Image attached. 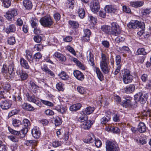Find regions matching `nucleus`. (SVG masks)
<instances>
[{"label":"nucleus","instance_id":"1","mask_svg":"<svg viewBox=\"0 0 151 151\" xmlns=\"http://www.w3.org/2000/svg\"><path fill=\"white\" fill-rule=\"evenodd\" d=\"M23 125L24 127L19 131L15 130L9 127H8V130L12 134L19 136L20 138H23L28 132V127L30 125V122L28 119H24L23 120Z\"/></svg>","mask_w":151,"mask_h":151},{"label":"nucleus","instance_id":"2","mask_svg":"<svg viewBox=\"0 0 151 151\" xmlns=\"http://www.w3.org/2000/svg\"><path fill=\"white\" fill-rule=\"evenodd\" d=\"M109 55L107 54L103 53L101 54L100 66L102 71L105 74L108 73L109 71Z\"/></svg>","mask_w":151,"mask_h":151},{"label":"nucleus","instance_id":"3","mask_svg":"<svg viewBox=\"0 0 151 151\" xmlns=\"http://www.w3.org/2000/svg\"><path fill=\"white\" fill-rule=\"evenodd\" d=\"M106 151H118L119 147L116 142L113 140H107L106 142Z\"/></svg>","mask_w":151,"mask_h":151},{"label":"nucleus","instance_id":"4","mask_svg":"<svg viewBox=\"0 0 151 151\" xmlns=\"http://www.w3.org/2000/svg\"><path fill=\"white\" fill-rule=\"evenodd\" d=\"M122 80L124 83L127 84L131 83L133 79V76L131 75L129 70L127 69L122 71Z\"/></svg>","mask_w":151,"mask_h":151},{"label":"nucleus","instance_id":"5","mask_svg":"<svg viewBox=\"0 0 151 151\" xmlns=\"http://www.w3.org/2000/svg\"><path fill=\"white\" fill-rule=\"evenodd\" d=\"M127 26L130 29H135L139 27L144 30L145 28L144 23L142 22H139L137 20L131 21L127 24Z\"/></svg>","mask_w":151,"mask_h":151},{"label":"nucleus","instance_id":"6","mask_svg":"<svg viewBox=\"0 0 151 151\" xmlns=\"http://www.w3.org/2000/svg\"><path fill=\"white\" fill-rule=\"evenodd\" d=\"M42 25L44 27H50L53 24V21L49 15H47L42 17L40 20Z\"/></svg>","mask_w":151,"mask_h":151},{"label":"nucleus","instance_id":"7","mask_svg":"<svg viewBox=\"0 0 151 151\" xmlns=\"http://www.w3.org/2000/svg\"><path fill=\"white\" fill-rule=\"evenodd\" d=\"M148 96V94H143L141 92H139L134 96V99L136 102L139 101L142 104H144L146 102Z\"/></svg>","mask_w":151,"mask_h":151},{"label":"nucleus","instance_id":"8","mask_svg":"<svg viewBox=\"0 0 151 151\" xmlns=\"http://www.w3.org/2000/svg\"><path fill=\"white\" fill-rule=\"evenodd\" d=\"M18 14V10L17 9H10L6 12L4 16L8 20H11Z\"/></svg>","mask_w":151,"mask_h":151},{"label":"nucleus","instance_id":"9","mask_svg":"<svg viewBox=\"0 0 151 151\" xmlns=\"http://www.w3.org/2000/svg\"><path fill=\"white\" fill-rule=\"evenodd\" d=\"M111 34L117 36L121 33V29L118 24L116 22H113L111 24Z\"/></svg>","mask_w":151,"mask_h":151},{"label":"nucleus","instance_id":"10","mask_svg":"<svg viewBox=\"0 0 151 151\" xmlns=\"http://www.w3.org/2000/svg\"><path fill=\"white\" fill-rule=\"evenodd\" d=\"M99 4V1L98 0H94L91 2L90 7L93 12L96 13L98 12L100 8Z\"/></svg>","mask_w":151,"mask_h":151},{"label":"nucleus","instance_id":"11","mask_svg":"<svg viewBox=\"0 0 151 151\" xmlns=\"http://www.w3.org/2000/svg\"><path fill=\"white\" fill-rule=\"evenodd\" d=\"M11 89L10 85L8 83H0V94L3 96L4 93L7 91Z\"/></svg>","mask_w":151,"mask_h":151},{"label":"nucleus","instance_id":"12","mask_svg":"<svg viewBox=\"0 0 151 151\" xmlns=\"http://www.w3.org/2000/svg\"><path fill=\"white\" fill-rule=\"evenodd\" d=\"M8 71L7 66L6 65H3V67L1 69V73L6 78H13L12 76H11V74Z\"/></svg>","mask_w":151,"mask_h":151},{"label":"nucleus","instance_id":"13","mask_svg":"<svg viewBox=\"0 0 151 151\" xmlns=\"http://www.w3.org/2000/svg\"><path fill=\"white\" fill-rule=\"evenodd\" d=\"M94 122V121L90 120H86L81 124L82 128L85 130H89Z\"/></svg>","mask_w":151,"mask_h":151},{"label":"nucleus","instance_id":"14","mask_svg":"<svg viewBox=\"0 0 151 151\" xmlns=\"http://www.w3.org/2000/svg\"><path fill=\"white\" fill-rule=\"evenodd\" d=\"M4 29L5 32L8 34L14 32L16 30V27L14 24H9L5 27Z\"/></svg>","mask_w":151,"mask_h":151},{"label":"nucleus","instance_id":"15","mask_svg":"<svg viewBox=\"0 0 151 151\" xmlns=\"http://www.w3.org/2000/svg\"><path fill=\"white\" fill-rule=\"evenodd\" d=\"M11 101L8 100H4L1 101L0 104V107L3 109H7L11 106Z\"/></svg>","mask_w":151,"mask_h":151},{"label":"nucleus","instance_id":"16","mask_svg":"<svg viewBox=\"0 0 151 151\" xmlns=\"http://www.w3.org/2000/svg\"><path fill=\"white\" fill-rule=\"evenodd\" d=\"M26 96L27 98V100L30 102H32L37 105H39L40 104V101L36 99L35 96L33 95H29L28 93L26 94Z\"/></svg>","mask_w":151,"mask_h":151},{"label":"nucleus","instance_id":"17","mask_svg":"<svg viewBox=\"0 0 151 151\" xmlns=\"http://www.w3.org/2000/svg\"><path fill=\"white\" fill-rule=\"evenodd\" d=\"M32 133L33 136L35 138H39L41 134V132L39 127H34L32 130Z\"/></svg>","mask_w":151,"mask_h":151},{"label":"nucleus","instance_id":"18","mask_svg":"<svg viewBox=\"0 0 151 151\" xmlns=\"http://www.w3.org/2000/svg\"><path fill=\"white\" fill-rule=\"evenodd\" d=\"M20 63L21 66L24 69L27 70H30L31 69L28 62L23 58H20Z\"/></svg>","mask_w":151,"mask_h":151},{"label":"nucleus","instance_id":"19","mask_svg":"<svg viewBox=\"0 0 151 151\" xmlns=\"http://www.w3.org/2000/svg\"><path fill=\"white\" fill-rule=\"evenodd\" d=\"M73 74L74 76L79 80L82 81L84 78V76L83 73L78 70L74 71Z\"/></svg>","mask_w":151,"mask_h":151},{"label":"nucleus","instance_id":"20","mask_svg":"<svg viewBox=\"0 0 151 151\" xmlns=\"http://www.w3.org/2000/svg\"><path fill=\"white\" fill-rule=\"evenodd\" d=\"M93 70L96 72L98 78L100 81H102L104 80V76L99 68L95 67L93 69Z\"/></svg>","mask_w":151,"mask_h":151},{"label":"nucleus","instance_id":"21","mask_svg":"<svg viewBox=\"0 0 151 151\" xmlns=\"http://www.w3.org/2000/svg\"><path fill=\"white\" fill-rule=\"evenodd\" d=\"M104 10L106 12L111 13H114L117 11V9L115 7L111 5L106 6L105 7Z\"/></svg>","mask_w":151,"mask_h":151},{"label":"nucleus","instance_id":"22","mask_svg":"<svg viewBox=\"0 0 151 151\" xmlns=\"http://www.w3.org/2000/svg\"><path fill=\"white\" fill-rule=\"evenodd\" d=\"M83 31L84 35L83 40L85 41H88L89 40V37L91 34V32L88 29H84Z\"/></svg>","mask_w":151,"mask_h":151},{"label":"nucleus","instance_id":"23","mask_svg":"<svg viewBox=\"0 0 151 151\" xmlns=\"http://www.w3.org/2000/svg\"><path fill=\"white\" fill-rule=\"evenodd\" d=\"M137 129L140 133L145 132L146 130V127L145 124L142 122H140L138 126Z\"/></svg>","mask_w":151,"mask_h":151},{"label":"nucleus","instance_id":"24","mask_svg":"<svg viewBox=\"0 0 151 151\" xmlns=\"http://www.w3.org/2000/svg\"><path fill=\"white\" fill-rule=\"evenodd\" d=\"M132 99L131 97H127L122 101L121 103L122 105L125 108L130 106H131V102Z\"/></svg>","mask_w":151,"mask_h":151},{"label":"nucleus","instance_id":"25","mask_svg":"<svg viewBox=\"0 0 151 151\" xmlns=\"http://www.w3.org/2000/svg\"><path fill=\"white\" fill-rule=\"evenodd\" d=\"M135 86L133 84L128 85L125 88V92L127 93H132L135 90Z\"/></svg>","mask_w":151,"mask_h":151},{"label":"nucleus","instance_id":"26","mask_svg":"<svg viewBox=\"0 0 151 151\" xmlns=\"http://www.w3.org/2000/svg\"><path fill=\"white\" fill-rule=\"evenodd\" d=\"M144 3L143 1H131L130 2V5L132 6L137 8L142 6Z\"/></svg>","mask_w":151,"mask_h":151},{"label":"nucleus","instance_id":"27","mask_svg":"<svg viewBox=\"0 0 151 151\" xmlns=\"http://www.w3.org/2000/svg\"><path fill=\"white\" fill-rule=\"evenodd\" d=\"M136 141L138 144L143 145L146 143L147 139L145 136H141L138 139L136 140Z\"/></svg>","mask_w":151,"mask_h":151},{"label":"nucleus","instance_id":"28","mask_svg":"<svg viewBox=\"0 0 151 151\" xmlns=\"http://www.w3.org/2000/svg\"><path fill=\"white\" fill-rule=\"evenodd\" d=\"M54 109L61 114L65 113L67 110V108L66 106L60 105H58L55 107Z\"/></svg>","mask_w":151,"mask_h":151},{"label":"nucleus","instance_id":"29","mask_svg":"<svg viewBox=\"0 0 151 151\" xmlns=\"http://www.w3.org/2000/svg\"><path fill=\"white\" fill-rule=\"evenodd\" d=\"M21 106L23 109L27 111H33L35 110L34 108L31 104L27 103H24Z\"/></svg>","mask_w":151,"mask_h":151},{"label":"nucleus","instance_id":"30","mask_svg":"<svg viewBox=\"0 0 151 151\" xmlns=\"http://www.w3.org/2000/svg\"><path fill=\"white\" fill-rule=\"evenodd\" d=\"M94 110V108L91 106L87 107L85 109H83L82 112L83 114L89 115L92 113Z\"/></svg>","mask_w":151,"mask_h":151},{"label":"nucleus","instance_id":"31","mask_svg":"<svg viewBox=\"0 0 151 151\" xmlns=\"http://www.w3.org/2000/svg\"><path fill=\"white\" fill-rule=\"evenodd\" d=\"M54 55L55 57L58 58L59 60L62 62H64L66 60V58L65 57L58 52H55L54 54Z\"/></svg>","mask_w":151,"mask_h":151},{"label":"nucleus","instance_id":"32","mask_svg":"<svg viewBox=\"0 0 151 151\" xmlns=\"http://www.w3.org/2000/svg\"><path fill=\"white\" fill-rule=\"evenodd\" d=\"M82 106L80 103H77L73 104L70 107V110L72 111H75L80 109Z\"/></svg>","mask_w":151,"mask_h":151},{"label":"nucleus","instance_id":"33","mask_svg":"<svg viewBox=\"0 0 151 151\" xmlns=\"http://www.w3.org/2000/svg\"><path fill=\"white\" fill-rule=\"evenodd\" d=\"M72 60L81 69L83 70H85L86 68L85 66L81 62H80L77 59L75 58H72Z\"/></svg>","mask_w":151,"mask_h":151},{"label":"nucleus","instance_id":"34","mask_svg":"<svg viewBox=\"0 0 151 151\" xmlns=\"http://www.w3.org/2000/svg\"><path fill=\"white\" fill-rule=\"evenodd\" d=\"M23 5L24 7L27 9H30L32 7V4L31 2L29 0H24L23 2Z\"/></svg>","mask_w":151,"mask_h":151},{"label":"nucleus","instance_id":"35","mask_svg":"<svg viewBox=\"0 0 151 151\" xmlns=\"http://www.w3.org/2000/svg\"><path fill=\"white\" fill-rule=\"evenodd\" d=\"M26 57L29 62L31 63L33 62V58L32 57V54L29 50H27L25 51Z\"/></svg>","mask_w":151,"mask_h":151},{"label":"nucleus","instance_id":"36","mask_svg":"<svg viewBox=\"0 0 151 151\" xmlns=\"http://www.w3.org/2000/svg\"><path fill=\"white\" fill-rule=\"evenodd\" d=\"M29 85L30 87L31 90L34 93H36L39 87L38 86L32 81H30Z\"/></svg>","mask_w":151,"mask_h":151},{"label":"nucleus","instance_id":"37","mask_svg":"<svg viewBox=\"0 0 151 151\" xmlns=\"http://www.w3.org/2000/svg\"><path fill=\"white\" fill-rule=\"evenodd\" d=\"M117 49L119 52L122 51V52H124L127 51L129 53H132L129 47L126 46H123L122 47H117Z\"/></svg>","mask_w":151,"mask_h":151},{"label":"nucleus","instance_id":"38","mask_svg":"<svg viewBox=\"0 0 151 151\" xmlns=\"http://www.w3.org/2000/svg\"><path fill=\"white\" fill-rule=\"evenodd\" d=\"M102 31L106 33L111 34V27L109 26L104 25L101 27Z\"/></svg>","mask_w":151,"mask_h":151},{"label":"nucleus","instance_id":"39","mask_svg":"<svg viewBox=\"0 0 151 151\" xmlns=\"http://www.w3.org/2000/svg\"><path fill=\"white\" fill-rule=\"evenodd\" d=\"M78 16L80 18L82 19L84 18L85 15V12L83 8L80 7L78 9Z\"/></svg>","mask_w":151,"mask_h":151},{"label":"nucleus","instance_id":"40","mask_svg":"<svg viewBox=\"0 0 151 151\" xmlns=\"http://www.w3.org/2000/svg\"><path fill=\"white\" fill-rule=\"evenodd\" d=\"M88 59L89 58L88 62L89 64L91 66L94 65L93 55L91 52H89L88 56L87 57Z\"/></svg>","mask_w":151,"mask_h":151},{"label":"nucleus","instance_id":"41","mask_svg":"<svg viewBox=\"0 0 151 151\" xmlns=\"http://www.w3.org/2000/svg\"><path fill=\"white\" fill-rule=\"evenodd\" d=\"M8 71H9V72H10L11 74V76H12V77H13L14 74V73L13 72L14 69V63H10L8 66Z\"/></svg>","mask_w":151,"mask_h":151},{"label":"nucleus","instance_id":"42","mask_svg":"<svg viewBox=\"0 0 151 151\" xmlns=\"http://www.w3.org/2000/svg\"><path fill=\"white\" fill-rule=\"evenodd\" d=\"M38 19L35 18H32L30 21L31 25L34 28L37 27L38 24Z\"/></svg>","mask_w":151,"mask_h":151},{"label":"nucleus","instance_id":"43","mask_svg":"<svg viewBox=\"0 0 151 151\" xmlns=\"http://www.w3.org/2000/svg\"><path fill=\"white\" fill-rule=\"evenodd\" d=\"M56 88L59 91H63L64 90V84L60 82L58 83L56 85Z\"/></svg>","mask_w":151,"mask_h":151},{"label":"nucleus","instance_id":"44","mask_svg":"<svg viewBox=\"0 0 151 151\" xmlns=\"http://www.w3.org/2000/svg\"><path fill=\"white\" fill-rule=\"evenodd\" d=\"M93 136V134H91V135H88L86 138L83 139V142L87 143H90L92 142L93 141L92 137Z\"/></svg>","mask_w":151,"mask_h":151},{"label":"nucleus","instance_id":"45","mask_svg":"<svg viewBox=\"0 0 151 151\" xmlns=\"http://www.w3.org/2000/svg\"><path fill=\"white\" fill-rule=\"evenodd\" d=\"M20 71H19V74L20 75V78L22 81L26 80L28 77V74L25 72H22L20 73Z\"/></svg>","mask_w":151,"mask_h":151},{"label":"nucleus","instance_id":"46","mask_svg":"<svg viewBox=\"0 0 151 151\" xmlns=\"http://www.w3.org/2000/svg\"><path fill=\"white\" fill-rule=\"evenodd\" d=\"M136 53L137 55H145L147 53L146 52L145 49L143 48L138 49Z\"/></svg>","mask_w":151,"mask_h":151},{"label":"nucleus","instance_id":"47","mask_svg":"<svg viewBox=\"0 0 151 151\" xmlns=\"http://www.w3.org/2000/svg\"><path fill=\"white\" fill-rule=\"evenodd\" d=\"M111 118L109 116H104L101 119V123L103 124H106L109 121Z\"/></svg>","mask_w":151,"mask_h":151},{"label":"nucleus","instance_id":"48","mask_svg":"<svg viewBox=\"0 0 151 151\" xmlns=\"http://www.w3.org/2000/svg\"><path fill=\"white\" fill-rule=\"evenodd\" d=\"M58 76L60 78L63 80L66 79L68 77V75L64 71L61 72L58 74Z\"/></svg>","mask_w":151,"mask_h":151},{"label":"nucleus","instance_id":"49","mask_svg":"<svg viewBox=\"0 0 151 151\" xmlns=\"http://www.w3.org/2000/svg\"><path fill=\"white\" fill-rule=\"evenodd\" d=\"M8 43L10 45H13L16 42L15 38L13 37H10L7 39Z\"/></svg>","mask_w":151,"mask_h":151},{"label":"nucleus","instance_id":"50","mask_svg":"<svg viewBox=\"0 0 151 151\" xmlns=\"http://www.w3.org/2000/svg\"><path fill=\"white\" fill-rule=\"evenodd\" d=\"M88 17L89 18L91 22L93 24V27H94V25L96 23L97 21V19L96 18L94 17L93 16L90 14L88 15Z\"/></svg>","mask_w":151,"mask_h":151},{"label":"nucleus","instance_id":"51","mask_svg":"<svg viewBox=\"0 0 151 151\" xmlns=\"http://www.w3.org/2000/svg\"><path fill=\"white\" fill-rule=\"evenodd\" d=\"M62 123V120L61 118L58 116H57L55 118V126H59Z\"/></svg>","mask_w":151,"mask_h":151},{"label":"nucleus","instance_id":"52","mask_svg":"<svg viewBox=\"0 0 151 151\" xmlns=\"http://www.w3.org/2000/svg\"><path fill=\"white\" fill-rule=\"evenodd\" d=\"M11 0H2L4 6L6 8H8L10 6Z\"/></svg>","mask_w":151,"mask_h":151},{"label":"nucleus","instance_id":"53","mask_svg":"<svg viewBox=\"0 0 151 151\" xmlns=\"http://www.w3.org/2000/svg\"><path fill=\"white\" fill-rule=\"evenodd\" d=\"M69 24L73 27L77 28L79 26L78 23L75 21H70L69 22Z\"/></svg>","mask_w":151,"mask_h":151},{"label":"nucleus","instance_id":"54","mask_svg":"<svg viewBox=\"0 0 151 151\" xmlns=\"http://www.w3.org/2000/svg\"><path fill=\"white\" fill-rule=\"evenodd\" d=\"M151 12V9L150 8H147L143 9L141 13L143 15H146L149 14Z\"/></svg>","mask_w":151,"mask_h":151},{"label":"nucleus","instance_id":"55","mask_svg":"<svg viewBox=\"0 0 151 151\" xmlns=\"http://www.w3.org/2000/svg\"><path fill=\"white\" fill-rule=\"evenodd\" d=\"M8 138L11 141L15 142H17L19 141L18 137L17 136L12 135L9 136L8 137Z\"/></svg>","mask_w":151,"mask_h":151},{"label":"nucleus","instance_id":"56","mask_svg":"<svg viewBox=\"0 0 151 151\" xmlns=\"http://www.w3.org/2000/svg\"><path fill=\"white\" fill-rule=\"evenodd\" d=\"M42 39L41 37L39 35L34 36L33 37V40L35 42L37 43H40Z\"/></svg>","mask_w":151,"mask_h":151},{"label":"nucleus","instance_id":"57","mask_svg":"<svg viewBox=\"0 0 151 151\" xmlns=\"http://www.w3.org/2000/svg\"><path fill=\"white\" fill-rule=\"evenodd\" d=\"M41 101L43 104L48 106L52 107L54 105L53 104L52 102L47 101L41 99Z\"/></svg>","mask_w":151,"mask_h":151},{"label":"nucleus","instance_id":"58","mask_svg":"<svg viewBox=\"0 0 151 151\" xmlns=\"http://www.w3.org/2000/svg\"><path fill=\"white\" fill-rule=\"evenodd\" d=\"M63 144V142L59 141H55L52 143V146L54 147H56L61 146Z\"/></svg>","mask_w":151,"mask_h":151},{"label":"nucleus","instance_id":"59","mask_svg":"<svg viewBox=\"0 0 151 151\" xmlns=\"http://www.w3.org/2000/svg\"><path fill=\"white\" fill-rule=\"evenodd\" d=\"M21 124V122L16 119L13 120L12 121V124L14 127H17L19 126Z\"/></svg>","mask_w":151,"mask_h":151},{"label":"nucleus","instance_id":"60","mask_svg":"<svg viewBox=\"0 0 151 151\" xmlns=\"http://www.w3.org/2000/svg\"><path fill=\"white\" fill-rule=\"evenodd\" d=\"M78 91L80 94H84L85 92V89L83 87L81 86H78L77 87Z\"/></svg>","mask_w":151,"mask_h":151},{"label":"nucleus","instance_id":"61","mask_svg":"<svg viewBox=\"0 0 151 151\" xmlns=\"http://www.w3.org/2000/svg\"><path fill=\"white\" fill-rule=\"evenodd\" d=\"M13 99L14 101H17L19 102V104H21L22 102V99L20 95H18L17 97L14 96L13 97Z\"/></svg>","mask_w":151,"mask_h":151},{"label":"nucleus","instance_id":"62","mask_svg":"<svg viewBox=\"0 0 151 151\" xmlns=\"http://www.w3.org/2000/svg\"><path fill=\"white\" fill-rule=\"evenodd\" d=\"M67 50L74 55H76V54L74 49L70 46H67Z\"/></svg>","mask_w":151,"mask_h":151},{"label":"nucleus","instance_id":"63","mask_svg":"<svg viewBox=\"0 0 151 151\" xmlns=\"http://www.w3.org/2000/svg\"><path fill=\"white\" fill-rule=\"evenodd\" d=\"M43 45L42 44H38L35 45L34 48L37 51H40L43 48Z\"/></svg>","mask_w":151,"mask_h":151},{"label":"nucleus","instance_id":"64","mask_svg":"<svg viewBox=\"0 0 151 151\" xmlns=\"http://www.w3.org/2000/svg\"><path fill=\"white\" fill-rule=\"evenodd\" d=\"M110 129L113 132V133H118L120 131V129L117 127H111Z\"/></svg>","mask_w":151,"mask_h":151}]
</instances>
